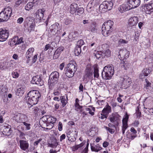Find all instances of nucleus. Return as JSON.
<instances>
[{
    "label": "nucleus",
    "mask_w": 153,
    "mask_h": 153,
    "mask_svg": "<svg viewBox=\"0 0 153 153\" xmlns=\"http://www.w3.org/2000/svg\"><path fill=\"white\" fill-rule=\"evenodd\" d=\"M27 96L26 97L27 102L29 105H34L37 103L41 94L37 90H33L28 93Z\"/></svg>",
    "instance_id": "f257e3e1"
},
{
    "label": "nucleus",
    "mask_w": 153,
    "mask_h": 153,
    "mask_svg": "<svg viewBox=\"0 0 153 153\" xmlns=\"http://www.w3.org/2000/svg\"><path fill=\"white\" fill-rule=\"evenodd\" d=\"M114 22L111 20L105 22L102 28V33L104 36H108L113 30L112 27Z\"/></svg>",
    "instance_id": "f03ea898"
},
{
    "label": "nucleus",
    "mask_w": 153,
    "mask_h": 153,
    "mask_svg": "<svg viewBox=\"0 0 153 153\" xmlns=\"http://www.w3.org/2000/svg\"><path fill=\"white\" fill-rule=\"evenodd\" d=\"M114 73V69L113 66L110 65L105 66L103 68L102 73V78L105 79H109L111 78Z\"/></svg>",
    "instance_id": "7ed1b4c3"
},
{
    "label": "nucleus",
    "mask_w": 153,
    "mask_h": 153,
    "mask_svg": "<svg viewBox=\"0 0 153 153\" xmlns=\"http://www.w3.org/2000/svg\"><path fill=\"white\" fill-rule=\"evenodd\" d=\"M12 12V9L10 7L4 8L0 13V22L7 20L11 16Z\"/></svg>",
    "instance_id": "20e7f679"
},
{
    "label": "nucleus",
    "mask_w": 153,
    "mask_h": 153,
    "mask_svg": "<svg viewBox=\"0 0 153 153\" xmlns=\"http://www.w3.org/2000/svg\"><path fill=\"white\" fill-rule=\"evenodd\" d=\"M76 63H69L65 70V74L69 78L72 77L77 70Z\"/></svg>",
    "instance_id": "39448f33"
},
{
    "label": "nucleus",
    "mask_w": 153,
    "mask_h": 153,
    "mask_svg": "<svg viewBox=\"0 0 153 153\" xmlns=\"http://www.w3.org/2000/svg\"><path fill=\"white\" fill-rule=\"evenodd\" d=\"M113 6L112 2L110 1H105L99 7V11L104 13L112 9Z\"/></svg>",
    "instance_id": "423d86ee"
},
{
    "label": "nucleus",
    "mask_w": 153,
    "mask_h": 153,
    "mask_svg": "<svg viewBox=\"0 0 153 153\" xmlns=\"http://www.w3.org/2000/svg\"><path fill=\"white\" fill-rule=\"evenodd\" d=\"M59 76V73L56 71L52 72L50 75L48 81L50 87L52 86L57 82Z\"/></svg>",
    "instance_id": "0eeeda50"
},
{
    "label": "nucleus",
    "mask_w": 153,
    "mask_h": 153,
    "mask_svg": "<svg viewBox=\"0 0 153 153\" xmlns=\"http://www.w3.org/2000/svg\"><path fill=\"white\" fill-rule=\"evenodd\" d=\"M34 20L32 17H27L24 22V26L27 28H33L34 27Z\"/></svg>",
    "instance_id": "6e6552de"
},
{
    "label": "nucleus",
    "mask_w": 153,
    "mask_h": 153,
    "mask_svg": "<svg viewBox=\"0 0 153 153\" xmlns=\"http://www.w3.org/2000/svg\"><path fill=\"white\" fill-rule=\"evenodd\" d=\"M8 36L9 32L8 30L2 28L0 29V41H5Z\"/></svg>",
    "instance_id": "1a4fd4ad"
},
{
    "label": "nucleus",
    "mask_w": 153,
    "mask_h": 153,
    "mask_svg": "<svg viewBox=\"0 0 153 153\" xmlns=\"http://www.w3.org/2000/svg\"><path fill=\"white\" fill-rule=\"evenodd\" d=\"M100 3V0H92L90 1L87 7L88 11H90V9H93V7L99 8L98 6Z\"/></svg>",
    "instance_id": "9d476101"
},
{
    "label": "nucleus",
    "mask_w": 153,
    "mask_h": 153,
    "mask_svg": "<svg viewBox=\"0 0 153 153\" xmlns=\"http://www.w3.org/2000/svg\"><path fill=\"white\" fill-rule=\"evenodd\" d=\"M121 81L123 82L122 86L127 88L129 87L131 83V80L129 77L126 76L124 77Z\"/></svg>",
    "instance_id": "9b49d317"
},
{
    "label": "nucleus",
    "mask_w": 153,
    "mask_h": 153,
    "mask_svg": "<svg viewBox=\"0 0 153 153\" xmlns=\"http://www.w3.org/2000/svg\"><path fill=\"white\" fill-rule=\"evenodd\" d=\"M120 116L117 113L112 114L109 117V119L110 121L114 123L116 125L118 124V121L120 120Z\"/></svg>",
    "instance_id": "f8f14e48"
},
{
    "label": "nucleus",
    "mask_w": 153,
    "mask_h": 153,
    "mask_svg": "<svg viewBox=\"0 0 153 153\" xmlns=\"http://www.w3.org/2000/svg\"><path fill=\"white\" fill-rule=\"evenodd\" d=\"M128 5L129 6L131 9L139 6L140 4V0H128Z\"/></svg>",
    "instance_id": "ddd939ff"
},
{
    "label": "nucleus",
    "mask_w": 153,
    "mask_h": 153,
    "mask_svg": "<svg viewBox=\"0 0 153 153\" xmlns=\"http://www.w3.org/2000/svg\"><path fill=\"white\" fill-rule=\"evenodd\" d=\"M61 29V27L59 24L58 23H56L51 25L50 31L53 34L54 33L59 34L60 32L59 30Z\"/></svg>",
    "instance_id": "4468645a"
},
{
    "label": "nucleus",
    "mask_w": 153,
    "mask_h": 153,
    "mask_svg": "<svg viewBox=\"0 0 153 153\" xmlns=\"http://www.w3.org/2000/svg\"><path fill=\"white\" fill-rule=\"evenodd\" d=\"M31 82L32 83L37 84L39 86H42L44 84L43 81L42 80L40 76H39L33 77Z\"/></svg>",
    "instance_id": "2eb2a0df"
},
{
    "label": "nucleus",
    "mask_w": 153,
    "mask_h": 153,
    "mask_svg": "<svg viewBox=\"0 0 153 153\" xmlns=\"http://www.w3.org/2000/svg\"><path fill=\"white\" fill-rule=\"evenodd\" d=\"M45 10L44 8L39 9L36 12L35 17L36 20H40L43 17L44 13Z\"/></svg>",
    "instance_id": "dca6fc26"
},
{
    "label": "nucleus",
    "mask_w": 153,
    "mask_h": 153,
    "mask_svg": "<svg viewBox=\"0 0 153 153\" xmlns=\"http://www.w3.org/2000/svg\"><path fill=\"white\" fill-rule=\"evenodd\" d=\"M48 147L56 148L58 145L56 139L53 137H50V139L48 140Z\"/></svg>",
    "instance_id": "f3484780"
},
{
    "label": "nucleus",
    "mask_w": 153,
    "mask_h": 153,
    "mask_svg": "<svg viewBox=\"0 0 153 153\" xmlns=\"http://www.w3.org/2000/svg\"><path fill=\"white\" fill-rule=\"evenodd\" d=\"M119 53V58H120L119 56H120L121 59L123 58L126 59L128 58L129 56V53L128 51L126 49H120Z\"/></svg>",
    "instance_id": "a211bd4d"
},
{
    "label": "nucleus",
    "mask_w": 153,
    "mask_h": 153,
    "mask_svg": "<svg viewBox=\"0 0 153 153\" xmlns=\"http://www.w3.org/2000/svg\"><path fill=\"white\" fill-rule=\"evenodd\" d=\"M93 70L90 67H87L85 70V75L84 77H88L89 79H91L93 78Z\"/></svg>",
    "instance_id": "6ab92c4d"
},
{
    "label": "nucleus",
    "mask_w": 153,
    "mask_h": 153,
    "mask_svg": "<svg viewBox=\"0 0 153 153\" xmlns=\"http://www.w3.org/2000/svg\"><path fill=\"white\" fill-rule=\"evenodd\" d=\"M128 119V116L126 114L125 118L123 119L122 122L123 124V128L122 129V133L124 134L125 133V130L128 127L127 122Z\"/></svg>",
    "instance_id": "aec40b11"
},
{
    "label": "nucleus",
    "mask_w": 153,
    "mask_h": 153,
    "mask_svg": "<svg viewBox=\"0 0 153 153\" xmlns=\"http://www.w3.org/2000/svg\"><path fill=\"white\" fill-rule=\"evenodd\" d=\"M137 17L133 16L131 18L128 20V24L131 26L136 25L138 22Z\"/></svg>",
    "instance_id": "412c9836"
},
{
    "label": "nucleus",
    "mask_w": 153,
    "mask_h": 153,
    "mask_svg": "<svg viewBox=\"0 0 153 153\" xmlns=\"http://www.w3.org/2000/svg\"><path fill=\"white\" fill-rule=\"evenodd\" d=\"M20 148L24 151H25L29 147V144L26 141L23 140H20L19 141Z\"/></svg>",
    "instance_id": "4be33fe9"
},
{
    "label": "nucleus",
    "mask_w": 153,
    "mask_h": 153,
    "mask_svg": "<svg viewBox=\"0 0 153 153\" xmlns=\"http://www.w3.org/2000/svg\"><path fill=\"white\" fill-rule=\"evenodd\" d=\"M64 48L63 47L58 48L56 51L53 55V58L54 59H57L60 54L64 50Z\"/></svg>",
    "instance_id": "5701e85b"
},
{
    "label": "nucleus",
    "mask_w": 153,
    "mask_h": 153,
    "mask_svg": "<svg viewBox=\"0 0 153 153\" xmlns=\"http://www.w3.org/2000/svg\"><path fill=\"white\" fill-rule=\"evenodd\" d=\"M143 42H142L141 45H143L145 48H148L150 47V41L147 38L143 37Z\"/></svg>",
    "instance_id": "b1692460"
},
{
    "label": "nucleus",
    "mask_w": 153,
    "mask_h": 153,
    "mask_svg": "<svg viewBox=\"0 0 153 153\" xmlns=\"http://www.w3.org/2000/svg\"><path fill=\"white\" fill-rule=\"evenodd\" d=\"M91 146L92 151L98 152L102 149V148L100 147L98 144L97 145H95L94 144H91Z\"/></svg>",
    "instance_id": "393cba45"
},
{
    "label": "nucleus",
    "mask_w": 153,
    "mask_h": 153,
    "mask_svg": "<svg viewBox=\"0 0 153 153\" xmlns=\"http://www.w3.org/2000/svg\"><path fill=\"white\" fill-rule=\"evenodd\" d=\"M25 87L24 86H22L18 88L16 95L20 97L22 96L25 92Z\"/></svg>",
    "instance_id": "a878e982"
},
{
    "label": "nucleus",
    "mask_w": 153,
    "mask_h": 153,
    "mask_svg": "<svg viewBox=\"0 0 153 153\" xmlns=\"http://www.w3.org/2000/svg\"><path fill=\"white\" fill-rule=\"evenodd\" d=\"M77 7V4L75 3H74L71 5L70 7V13L72 14L76 13Z\"/></svg>",
    "instance_id": "bb28decb"
},
{
    "label": "nucleus",
    "mask_w": 153,
    "mask_h": 153,
    "mask_svg": "<svg viewBox=\"0 0 153 153\" xmlns=\"http://www.w3.org/2000/svg\"><path fill=\"white\" fill-rule=\"evenodd\" d=\"M130 7L128 5L123 4L122 5L120 6V7H119V10L120 11L121 13H123L124 11L128 10L131 9Z\"/></svg>",
    "instance_id": "cd10ccee"
},
{
    "label": "nucleus",
    "mask_w": 153,
    "mask_h": 153,
    "mask_svg": "<svg viewBox=\"0 0 153 153\" xmlns=\"http://www.w3.org/2000/svg\"><path fill=\"white\" fill-rule=\"evenodd\" d=\"M111 111V107L108 105H107L102 111L103 114L108 115V114Z\"/></svg>",
    "instance_id": "c85d7f7f"
},
{
    "label": "nucleus",
    "mask_w": 153,
    "mask_h": 153,
    "mask_svg": "<svg viewBox=\"0 0 153 153\" xmlns=\"http://www.w3.org/2000/svg\"><path fill=\"white\" fill-rule=\"evenodd\" d=\"M34 51V49L33 48H30L28 49L26 54V57L27 58L29 59L32 57Z\"/></svg>",
    "instance_id": "c756f323"
},
{
    "label": "nucleus",
    "mask_w": 153,
    "mask_h": 153,
    "mask_svg": "<svg viewBox=\"0 0 153 153\" xmlns=\"http://www.w3.org/2000/svg\"><path fill=\"white\" fill-rule=\"evenodd\" d=\"M60 99L62 106L64 107L68 102L67 96L66 95L65 96H62L60 97Z\"/></svg>",
    "instance_id": "7c9ffc66"
},
{
    "label": "nucleus",
    "mask_w": 153,
    "mask_h": 153,
    "mask_svg": "<svg viewBox=\"0 0 153 153\" xmlns=\"http://www.w3.org/2000/svg\"><path fill=\"white\" fill-rule=\"evenodd\" d=\"M87 111H89V113L91 115H94V112L95 111V108L91 106H89L88 108H85Z\"/></svg>",
    "instance_id": "2f4dec72"
},
{
    "label": "nucleus",
    "mask_w": 153,
    "mask_h": 153,
    "mask_svg": "<svg viewBox=\"0 0 153 153\" xmlns=\"http://www.w3.org/2000/svg\"><path fill=\"white\" fill-rule=\"evenodd\" d=\"M48 117L46 118L47 120H45L46 122L53 124H54L56 120V118L52 117H49L48 116Z\"/></svg>",
    "instance_id": "473e14b6"
},
{
    "label": "nucleus",
    "mask_w": 153,
    "mask_h": 153,
    "mask_svg": "<svg viewBox=\"0 0 153 153\" xmlns=\"http://www.w3.org/2000/svg\"><path fill=\"white\" fill-rule=\"evenodd\" d=\"M94 79H96V78L98 79L99 77V70L97 67L94 68Z\"/></svg>",
    "instance_id": "72a5a7b5"
},
{
    "label": "nucleus",
    "mask_w": 153,
    "mask_h": 153,
    "mask_svg": "<svg viewBox=\"0 0 153 153\" xmlns=\"http://www.w3.org/2000/svg\"><path fill=\"white\" fill-rule=\"evenodd\" d=\"M33 4L32 2H28L25 7V9L26 10H29L32 8Z\"/></svg>",
    "instance_id": "f704fd0d"
},
{
    "label": "nucleus",
    "mask_w": 153,
    "mask_h": 153,
    "mask_svg": "<svg viewBox=\"0 0 153 153\" xmlns=\"http://www.w3.org/2000/svg\"><path fill=\"white\" fill-rule=\"evenodd\" d=\"M146 9L147 11L152 12L153 11V3H150L146 5Z\"/></svg>",
    "instance_id": "c9c22d12"
},
{
    "label": "nucleus",
    "mask_w": 153,
    "mask_h": 153,
    "mask_svg": "<svg viewBox=\"0 0 153 153\" xmlns=\"http://www.w3.org/2000/svg\"><path fill=\"white\" fill-rule=\"evenodd\" d=\"M97 8L96 7H93V9L91 8L90 9V11H88L91 13L93 15H97V14L98 13V11H97Z\"/></svg>",
    "instance_id": "e433bc0d"
},
{
    "label": "nucleus",
    "mask_w": 153,
    "mask_h": 153,
    "mask_svg": "<svg viewBox=\"0 0 153 153\" xmlns=\"http://www.w3.org/2000/svg\"><path fill=\"white\" fill-rule=\"evenodd\" d=\"M27 120V117L24 114H20V123L25 121Z\"/></svg>",
    "instance_id": "4c0bfd02"
},
{
    "label": "nucleus",
    "mask_w": 153,
    "mask_h": 153,
    "mask_svg": "<svg viewBox=\"0 0 153 153\" xmlns=\"http://www.w3.org/2000/svg\"><path fill=\"white\" fill-rule=\"evenodd\" d=\"M67 137L68 140L70 141L73 142L76 140V137L74 136V134H67Z\"/></svg>",
    "instance_id": "58836bf2"
},
{
    "label": "nucleus",
    "mask_w": 153,
    "mask_h": 153,
    "mask_svg": "<svg viewBox=\"0 0 153 153\" xmlns=\"http://www.w3.org/2000/svg\"><path fill=\"white\" fill-rule=\"evenodd\" d=\"M122 64L123 65H121V67L123 68L124 70H127V68H128L130 66V64L127 62H123Z\"/></svg>",
    "instance_id": "ea45409f"
},
{
    "label": "nucleus",
    "mask_w": 153,
    "mask_h": 153,
    "mask_svg": "<svg viewBox=\"0 0 153 153\" xmlns=\"http://www.w3.org/2000/svg\"><path fill=\"white\" fill-rule=\"evenodd\" d=\"M13 119L17 122L20 123V114H16L13 117Z\"/></svg>",
    "instance_id": "a19ab883"
},
{
    "label": "nucleus",
    "mask_w": 153,
    "mask_h": 153,
    "mask_svg": "<svg viewBox=\"0 0 153 153\" xmlns=\"http://www.w3.org/2000/svg\"><path fill=\"white\" fill-rule=\"evenodd\" d=\"M29 107V110L30 112L36 113L38 111V108L36 107H33V105H30Z\"/></svg>",
    "instance_id": "79ce46f5"
},
{
    "label": "nucleus",
    "mask_w": 153,
    "mask_h": 153,
    "mask_svg": "<svg viewBox=\"0 0 153 153\" xmlns=\"http://www.w3.org/2000/svg\"><path fill=\"white\" fill-rule=\"evenodd\" d=\"M81 52V49L80 47L76 46L74 51V53L76 56H78Z\"/></svg>",
    "instance_id": "37998d69"
},
{
    "label": "nucleus",
    "mask_w": 153,
    "mask_h": 153,
    "mask_svg": "<svg viewBox=\"0 0 153 153\" xmlns=\"http://www.w3.org/2000/svg\"><path fill=\"white\" fill-rule=\"evenodd\" d=\"M128 40H125L123 39H120L118 41V44L119 45H123L128 43Z\"/></svg>",
    "instance_id": "c03bdc74"
},
{
    "label": "nucleus",
    "mask_w": 153,
    "mask_h": 153,
    "mask_svg": "<svg viewBox=\"0 0 153 153\" xmlns=\"http://www.w3.org/2000/svg\"><path fill=\"white\" fill-rule=\"evenodd\" d=\"M90 29L92 32L94 33L96 32L97 29L96 28L95 23L94 22L92 24Z\"/></svg>",
    "instance_id": "a18cd8bd"
},
{
    "label": "nucleus",
    "mask_w": 153,
    "mask_h": 153,
    "mask_svg": "<svg viewBox=\"0 0 153 153\" xmlns=\"http://www.w3.org/2000/svg\"><path fill=\"white\" fill-rule=\"evenodd\" d=\"M83 145L82 143H81L79 144L74 146L72 147V150L73 151H75L78 150L79 148L82 147L83 146Z\"/></svg>",
    "instance_id": "49530a36"
},
{
    "label": "nucleus",
    "mask_w": 153,
    "mask_h": 153,
    "mask_svg": "<svg viewBox=\"0 0 153 153\" xmlns=\"http://www.w3.org/2000/svg\"><path fill=\"white\" fill-rule=\"evenodd\" d=\"M151 71L147 68L144 69L142 71V73H143V74H144L145 76H147L148 74H150Z\"/></svg>",
    "instance_id": "de8ad7c7"
},
{
    "label": "nucleus",
    "mask_w": 153,
    "mask_h": 153,
    "mask_svg": "<svg viewBox=\"0 0 153 153\" xmlns=\"http://www.w3.org/2000/svg\"><path fill=\"white\" fill-rule=\"evenodd\" d=\"M76 14L79 15L82 14L84 12V9L82 7L77 8Z\"/></svg>",
    "instance_id": "09e8293b"
},
{
    "label": "nucleus",
    "mask_w": 153,
    "mask_h": 153,
    "mask_svg": "<svg viewBox=\"0 0 153 153\" xmlns=\"http://www.w3.org/2000/svg\"><path fill=\"white\" fill-rule=\"evenodd\" d=\"M13 64L12 63V61H10L8 62L7 64V66H6V68L11 69L13 68Z\"/></svg>",
    "instance_id": "8fccbe9b"
},
{
    "label": "nucleus",
    "mask_w": 153,
    "mask_h": 153,
    "mask_svg": "<svg viewBox=\"0 0 153 153\" xmlns=\"http://www.w3.org/2000/svg\"><path fill=\"white\" fill-rule=\"evenodd\" d=\"M140 33H135L134 36V41L135 43H137L138 39L139 38L140 36Z\"/></svg>",
    "instance_id": "3c124183"
},
{
    "label": "nucleus",
    "mask_w": 153,
    "mask_h": 153,
    "mask_svg": "<svg viewBox=\"0 0 153 153\" xmlns=\"http://www.w3.org/2000/svg\"><path fill=\"white\" fill-rule=\"evenodd\" d=\"M18 37L17 36H15L13 38L11 41V43L12 44H14L15 45H16L17 41H18Z\"/></svg>",
    "instance_id": "603ef678"
},
{
    "label": "nucleus",
    "mask_w": 153,
    "mask_h": 153,
    "mask_svg": "<svg viewBox=\"0 0 153 153\" xmlns=\"http://www.w3.org/2000/svg\"><path fill=\"white\" fill-rule=\"evenodd\" d=\"M102 53L103 54H104L105 56L107 57L110 56L111 55V51L108 49L103 51Z\"/></svg>",
    "instance_id": "864d4df0"
},
{
    "label": "nucleus",
    "mask_w": 153,
    "mask_h": 153,
    "mask_svg": "<svg viewBox=\"0 0 153 153\" xmlns=\"http://www.w3.org/2000/svg\"><path fill=\"white\" fill-rule=\"evenodd\" d=\"M84 44V42L83 40L80 39L79 40L77 43V47H81Z\"/></svg>",
    "instance_id": "5fc2aeb1"
},
{
    "label": "nucleus",
    "mask_w": 153,
    "mask_h": 153,
    "mask_svg": "<svg viewBox=\"0 0 153 153\" xmlns=\"http://www.w3.org/2000/svg\"><path fill=\"white\" fill-rule=\"evenodd\" d=\"M23 123L24 124V125L25 126L27 130H29L30 129V126H31V125L30 124L26 123L25 122H23Z\"/></svg>",
    "instance_id": "6e6d98bb"
},
{
    "label": "nucleus",
    "mask_w": 153,
    "mask_h": 153,
    "mask_svg": "<svg viewBox=\"0 0 153 153\" xmlns=\"http://www.w3.org/2000/svg\"><path fill=\"white\" fill-rule=\"evenodd\" d=\"M126 135L129 141L133 140L136 137V136L133 135L132 134H126Z\"/></svg>",
    "instance_id": "4d7b16f0"
},
{
    "label": "nucleus",
    "mask_w": 153,
    "mask_h": 153,
    "mask_svg": "<svg viewBox=\"0 0 153 153\" xmlns=\"http://www.w3.org/2000/svg\"><path fill=\"white\" fill-rule=\"evenodd\" d=\"M46 125L47 127L46 128L48 129H50L52 128L54 126L53 124L51 123H48L46 122Z\"/></svg>",
    "instance_id": "13d9d810"
},
{
    "label": "nucleus",
    "mask_w": 153,
    "mask_h": 153,
    "mask_svg": "<svg viewBox=\"0 0 153 153\" xmlns=\"http://www.w3.org/2000/svg\"><path fill=\"white\" fill-rule=\"evenodd\" d=\"M12 74L13 78H18L19 76V74L16 71L13 72L12 73Z\"/></svg>",
    "instance_id": "bf43d9fd"
},
{
    "label": "nucleus",
    "mask_w": 153,
    "mask_h": 153,
    "mask_svg": "<svg viewBox=\"0 0 153 153\" xmlns=\"http://www.w3.org/2000/svg\"><path fill=\"white\" fill-rule=\"evenodd\" d=\"M49 48L52 49L53 50V48L51 47V45L49 44H47L45 46L44 48V51H46Z\"/></svg>",
    "instance_id": "052dcab7"
},
{
    "label": "nucleus",
    "mask_w": 153,
    "mask_h": 153,
    "mask_svg": "<svg viewBox=\"0 0 153 153\" xmlns=\"http://www.w3.org/2000/svg\"><path fill=\"white\" fill-rule=\"evenodd\" d=\"M107 115H105V114H103L102 112L101 113V116H100V118H101L102 119H104V118L106 119L107 117Z\"/></svg>",
    "instance_id": "680f3d73"
},
{
    "label": "nucleus",
    "mask_w": 153,
    "mask_h": 153,
    "mask_svg": "<svg viewBox=\"0 0 153 153\" xmlns=\"http://www.w3.org/2000/svg\"><path fill=\"white\" fill-rule=\"evenodd\" d=\"M139 124L138 121L136 120L133 123L132 125L134 127H137Z\"/></svg>",
    "instance_id": "e2e57ef3"
},
{
    "label": "nucleus",
    "mask_w": 153,
    "mask_h": 153,
    "mask_svg": "<svg viewBox=\"0 0 153 153\" xmlns=\"http://www.w3.org/2000/svg\"><path fill=\"white\" fill-rule=\"evenodd\" d=\"M23 38L22 37H20L19 39V38L18 37V41H17V45H19L20 44L22 43L23 42V41L22 40Z\"/></svg>",
    "instance_id": "0e129e2a"
},
{
    "label": "nucleus",
    "mask_w": 153,
    "mask_h": 153,
    "mask_svg": "<svg viewBox=\"0 0 153 153\" xmlns=\"http://www.w3.org/2000/svg\"><path fill=\"white\" fill-rule=\"evenodd\" d=\"M117 39V37L115 35L111 37V40H112L114 42H116Z\"/></svg>",
    "instance_id": "69168bd1"
},
{
    "label": "nucleus",
    "mask_w": 153,
    "mask_h": 153,
    "mask_svg": "<svg viewBox=\"0 0 153 153\" xmlns=\"http://www.w3.org/2000/svg\"><path fill=\"white\" fill-rule=\"evenodd\" d=\"M87 50V48L86 46H84L82 49L81 50V52L82 53H85L86 52Z\"/></svg>",
    "instance_id": "338daca9"
},
{
    "label": "nucleus",
    "mask_w": 153,
    "mask_h": 153,
    "mask_svg": "<svg viewBox=\"0 0 153 153\" xmlns=\"http://www.w3.org/2000/svg\"><path fill=\"white\" fill-rule=\"evenodd\" d=\"M24 20L23 18L22 17L19 18L17 20V22L19 24H21Z\"/></svg>",
    "instance_id": "774afa93"
}]
</instances>
